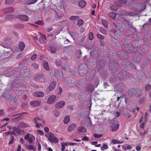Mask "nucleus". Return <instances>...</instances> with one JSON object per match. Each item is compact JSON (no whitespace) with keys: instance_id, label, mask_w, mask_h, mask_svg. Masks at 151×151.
Returning <instances> with one entry per match:
<instances>
[{"instance_id":"nucleus-1","label":"nucleus","mask_w":151,"mask_h":151,"mask_svg":"<svg viewBox=\"0 0 151 151\" xmlns=\"http://www.w3.org/2000/svg\"><path fill=\"white\" fill-rule=\"evenodd\" d=\"M48 135L49 140L51 143H57L59 142V139L53 133L50 132L48 133Z\"/></svg>"},{"instance_id":"nucleus-2","label":"nucleus","mask_w":151,"mask_h":151,"mask_svg":"<svg viewBox=\"0 0 151 151\" xmlns=\"http://www.w3.org/2000/svg\"><path fill=\"white\" fill-rule=\"evenodd\" d=\"M56 84V82L55 81H53L51 82L45 91V94H48L50 92L53 90L55 88Z\"/></svg>"},{"instance_id":"nucleus-3","label":"nucleus","mask_w":151,"mask_h":151,"mask_svg":"<svg viewBox=\"0 0 151 151\" xmlns=\"http://www.w3.org/2000/svg\"><path fill=\"white\" fill-rule=\"evenodd\" d=\"M109 68V69L111 71H116L118 69V65L116 63H109L108 65Z\"/></svg>"},{"instance_id":"nucleus-4","label":"nucleus","mask_w":151,"mask_h":151,"mask_svg":"<svg viewBox=\"0 0 151 151\" xmlns=\"http://www.w3.org/2000/svg\"><path fill=\"white\" fill-rule=\"evenodd\" d=\"M12 86L14 88H19L22 87L24 88H27V86L26 85L24 84L22 82H20L19 83H14L12 84Z\"/></svg>"},{"instance_id":"nucleus-5","label":"nucleus","mask_w":151,"mask_h":151,"mask_svg":"<svg viewBox=\"0 0 151 151\" xmlns=\"http://www.w3.org/2000/svg\"><path fill=\"white\" fill-rule=\"evenodd\" d=\"M56 96L54 95H52L50 96L48 98L47 101V103L49 104H53L56 99Z\"/></svg>"},{"instance_id":"nucleus-6","label":"nucleus","mask_w":151,"mask_h":151,"mask_svg":"<svg viewBox=\"0 0 151 151\" xmlns=\"http://www.w3.org/2000/svg\"><path fill=\"white\" fill-rule=\"evenodd\" d=\"M142 91L139 89L133 90V96H135L137 98L140 97L142 95Z\"/></svg>"},{"instance_id":"nucleus-7","label":"nucleus","mask_w":151,"mask_h":151,"mask_svg":"<svg viewBox=\"0 0 151 151\" xmlns=\"http://www.w3.org/2000/svg\"><path fill=\"white\" fill-rule=\"evenodd\" d=\"M55 76L56 78L59 80L63 76V73L60 70H57L55 73Z\"/></svg>"},{"instance_id":"nucleus-8","label":"nucleus","mask_w":151,"mask_h":151,"mask_svg":"<svg viewBox=\"0 0 151 151\" xmlns=\"http://www.w3.org/2000/svg\"><path fill=\"white\" fill-rule=\"evenodd\" d=\"M119 124L117 121H114L112 124L111 126L112 131H116L119 128Z\"/></svg>"},{"instance_id":"nucleus-9","label":"nucleus","mask_w":151,"mask_h":151,"mask_svg":"<svg viewBox=\"0 0 151 151\" xmlns=\"http://www.w3.org/2000/svg\"><path fill=\"white\" fill-rule=\"evenodd\" d=\"M30 105L32 106H38L41 105V102L40 101L34 100L30 101Z\"/></svg>"},{"instance_id":"nucleus-10","label":"nucleus","mask_w":151,"mask_h":151,"mask_svg":"<svg viewBox=\"0 0 151 151\" xmlns=\"http://www.w3.org/2000/svg\"><path fill=\"white\" fill-rule=\"evenodd\" d=\"M17 17L19 20L25 22L28 21L29 19V17L26 15H19Z\"/></svg>"},{"instance_id":"nucleus-11","label":"nucleus","mask_w":151,"mask_h":151,"mask_svg":"<svg viewBox=\"0 0 151 151\" xmlns=\"http://www.w3.org/2000/svg\"><path fill=\"white\" fill-rule=\"evenodd\" d=\"M33 96L37 97H42L44 96V93L42 91H37L34 92Z\"/></svg>"},{"instance_id":"nucleus-12","label":"nucleus","mask_w":151,"mask_h":151,"mask_svg":"<svg viewBox=\"0 0 151 151\" xmlns=\"http://www.w3.org/2000/svg\"><path fill=\"white\" fill-rule=\"evenodd\" d=\"M65 104V102L61 101L57 103L55 105V107L56 108L59 109L63 107Z\"/></svg>"},{"instance_id":"nucleus-13","label":"nucleus","mask_w":151,"mask_h":151,"mask_svg":"<svg viewBox=\"0 0 151 151\" xmlns=\"http://www.w3.org/2000/svg\"><path fill=\"white\" fill-rule=\"evenodd\" d=\"M105 63L106 62L104 59H101V60H99V64L98 65L99 67H98V71H99L100 69L99 68H102L104 66Z\"/></svg>"},{"instance_id":"nucleus-14","label":"nucleus","mask_w":151,"mask_h":151,"mask_svg":"<svg viewBox=\"0 0 151 151\" xmlns=\"http://www.w3.org/2000/svg\"><path fill=\"white\" fill-rule=\"evenodd\" d=\"M109 81L110 83L112 84L116 81V76L114 75H111L109 78Z\"/></svg>"},{"instance_id":"nucleus-15","label":"nucleus","mask_w":151,"mask_h":151,"mask_svg":"<svg viewBox=\"0 0 151 151\" xmlns=\"http://www.w3.org/2000/svg\"><path fill=\"white\" fill-rule=\"evenodd\" d=\"M76 127V125L75 124H71L68 127V131L70 132L75 129Z\"/></svg>"},{"instance_id":"nucleus-16","label":"nucleus","mask_w":151,"mask_h":151,"mask_svg":"<svg viewBox=\"0 0 151 151\" xmlns=\"http://www.w3.org/2000/svg\"><path fill=\"white\" fill-rule=\"evenodd\" d=\"M14 12L13 8L12 7H10L5 9L3 12L5 13H12Z\"/></svg>"},{"instance_id":"nucleus-17","label":"nucleus","mask_w":151,"mask_h":151,"mask_svg":"<svg viewBox=\"0 0 151 151\" xmlns=\"http://www.w3.org/2000/svg\"><path fill=\"white\" fill-rule=\"evenodd\" d=\"M43 66L44 68L46 70H49V66L47 62L46 61H44L43 62Z\"/></svg>"},{"instance_id":"nucleus-18","label":"nucleus","mask_w":151,"mask_h":151,"mask_svg":"<svg viewBox=\"0 0 151 151\" xmlns=\"http://www.w3.org/2000/svg\"><path fill=\"white\" fill-rule=\"evenodd\" d=\"M86 89L87 91L92 93L94 89L92 85L89 84L88 85Z\"/></svg>"},{"instance_id":"nucleus-19","label":"nucleus","mask_w":151,"mask_h":151,"mask_svg":"<svg viewBox=\"0 0 151 151\" xmlns=\"http://www.w3.org/2000/svg\"><path fill=\"white\" fill-rule=\"evenodd\" d=\"M86 4V2L84 0H81L78 3L79 6L81 8H83Z\"/></svg>"},{"instance_id":"nucleus-20","label":"nucleus","mask_w":151,"mask_h":151,"mask_svg":"<svg viewBox=\"0 0 151 151\" xmlns=\"http://www.w3.org/2000/svg\"><path fill=\"white\" fill-rule=\"evenodd\" d=\"M19 48L20 50V51H23L25 47V45L24 43L22 42H21L19 44Z\"/></svg>"},{"instance_id":"nucleus-21","label":"nucleus","mask_w":151,"mask_h":151,"mask_svg":"<svg viewBox=\"0 0 151 151\" xmlns=\"http://www.w3.org/2000/svg\"><path fill=\"white\" fill-rule=\"evenodd\" d=\"M117 14L114 12H110L108 13L109 16L111 19H114L115 18Z\"/></svg>"},{"instance_id":"nucleus-22","label":"nucleus","mask_w":151,"mask_h":151,"mask_svg":"<svg viewBox=\"0 0 151 151\" xmlns=\"http://www.w3.org/2000/svg\"><path fill=\"white\" fill-rule=\"evenodd\" d=\"M77 130L78 132H81L82 133H85L87 131L86 129L83 127H78L77 128Z\"/></svg>"},{"instance_id":"nucleus-23","label":"nucleus","mask_w":151,"mask_h":151,"mask_svg":"<svg viewBox=\"0 0 151 151\" xmlns=\"http://www.w3.org/2000/svg\"><path fill=\"white\" fill-rule=\"evenodd\" d=\"M24 73L28 77L31 78L32 77V76L30 74V71L28 69H25Z\"/></svg>"},{"instance_id":"nucleus-24","label":"nucleus","mask_w":151,"mask_h":151,"mask_svg":"<svg viewBox=\"0 0 151 151\" xmlns=\"http://www.w3.org/2000/svg\"><path fill=\"white\" fill-rule=\"evenodd\" d=\"M107 73L108 72L106 70H104L103 71H102L101 73V77L104 79L106 78V77Z\"/></svg>"},{"instance_id":"nucleus-25","label":"nucleus","mask_w":151,"mask_h":151,"mask_svg":"<svg viewBox=\"0 0 151 151\" xmlns=\"http://www.w3.org/2000/svg\"><path fill=\"white\" fill-rule=\"evenodd\" d=\"M70 121V118L69 116H66L64 119L63 122L65 124H68Z\"/></svg>"},{"instance_id":"nucleus-26","label":"nucleus","mask_w":151,"mask_h":151,"mask_svg":"<svg viewBox=\"0 0 151 151\" xmlns=\"http://www.w3.org/2000/svg\"><path fill=\"white\" fill-rule=\"evenodd\" d=\"M114 35L117 37L120 36L122 35V32L120 30H116L114 32Z\"/></svg>"},{"instance_id":"nucleus-27","label":"nucleus","mask_w":151,"mask_h":151,"mask_svg":"<svg viewBox=\"0 0 151 151\" xmlns=\"http://www.w3.org/2000/svg\"><path fill=\"white\" fill-rule=\"evenodd\" d=\"M42 75L41 74L37 75L35 78L36 81L37 82L40 81L42 79Z\"/></svg>"},{"instance_id":"nucleus-28","label":"nucleus","mask_w":151,"mask_h":151,"mask_svg":"<svg viewBox=\"0 0 151 151\" xmlns=\"http://www.w3.org/2000/svg\"><path fill=\"white\" fill-rule=\"evenodd\" d=\"M13 129H14V131L16 132L18 134H21V131L19 128L14 127L13 128Z\"/></svg>"},{"instance_id":"nucleus-29","label":"nucleus","mask_w":151,"mask_h":151,"mask_svg":"<svg viewBox=\"0 0 151 151\" xmlns=\"http://www.w3.org/2000/svg\"><path fill=\"white\" fill-rule=\"evenodd\" d=\"M121 84H117L115 86V88H116L117 91H121V89H122V86Z\"/></svg>"},{"instance_id":"nucleus-30","label":"nucleus","mask_w":151,"mask_h":151,"mask_svg":"<svg viewBox=\"0 0 151 151\" xmlns=\"http://www.w3.org/2000/svg\"><path fill=\"white\" fill-rule=\"evenodd\" d=\"M102 24L106 27L108 28V22L105 19H102Z\"/></svg>"},{"instance_id":"nucleus-31","label":"nucleus","mask_w":151,"mask_h":151,"mask_svg":"<svg viewBox=\"0 0 151 151\" xmlns=\"http://www.w3.org/2000/svg\"><path fill=\"white\" fill-rule=\"evenodd\" d=\"M37 0H27V2L28 4H33L35 3Z\"/></svg>"},{"instance_id":"nucleus-32","label":"nucleus","mask_w":151,"mask_h":151,"mask_svg":"<svg viewBox=\"0 0 151 151\" xmlns=\"http://www.w3.org/2000/svg\"><path fill=\"white\" fill-rule=\"evenodd\" d=\"M41 119L39 116H36L33 119V121L35 123H39L38 121L41 120Z\"/></svg>"},{"instance_id":"nucleus-33","label":"nucleus","mask_w":151,"mask_h":151,"mask_svg":"<svg viewBox=\"0 0 151 151\" xmlns=\"http://www.w3.org/2000/svg\"><path fill=\"white\" fill-rule=\"evenodd\" d=\"M97 53V52L96 49H93L91 51L90 53V55L91 56H94Z\"/></svg>"},{"instance_id":"nucleus-34","label":"nucleus","mask_w":151,"mask_h":151,"mask_svg":"<svg viewBox=\"0 0 151 151\" xmlns=\"http://www.w3.org/2000/svg\"><path fill=\"white\" fill-rule=\"evenodd\" d=\"M79 18L78 16H73L70 17V19L71 20L73 21L78 19Z\"/></svg>"},{"instance_id":"nucleus-35","label":"nucleus","mask_w":151,"mask_h":151,"mask_svg":"<svg viewBox=\"0 0 151 151\" xmlns=\"http://www.w3.org/2000/svg\"><path fill=\"white\" fill-rule=\"evenodd\" d=\"M83 21L81 19H79L77 21V25L79 26H81L83 24Z\"/></svg>"},{"instance_id":"nucleus-36","label":"nucleus","mask_w":151,"mask_h":151,"mask_svg":"<svg viewBox=\"0 0 151 151\" xmlns=\"http://www.w3.org/2000/svg\"><path fill=\"white\" fill-rule=\"evenodd\" d=\"M110 9L114 11H116L118 8L117 7L114 5H112L110 6Z\"/></svg>"},{"instance_id":"nucleus-37","label":"nucleus","mask_w":151,"mask_h":151,"mask_svg":"<svg viewBox=\"0 0 151 151\" xmlns=\"http://www.w3.org/2000/svg\"><path fill=\"white\" fill-rule=\"evenodd\" d=\"M100 32L102 33L105 35H106L107 34L106 30L103 28H101L100 29Z\"/></svg>"},{"instance_id":"nucleus-38","label":"nucleus","mask_w":151,"mask_h":151,"mask_svg":"<svg viewBox=\"0 0 151 151\" xmlns=\"http://www.w3.org/2000/svg\"><path fill=\"white\" fill-rule=\"evenodd\" d=\"M27 148L29 150H31L33 151H35L36 150V148L35 147L32 145L28 146Z\"/></svg>"},{"instance_id":"nucleus-39","label":"nucleus","mask_w":151,"mask_h":151,"mask_svg":"<svg viewBox=\"0 0 151 151\" xmlns=\"http://www.w3.org/2000/svg\"><path fill=\"white\" fill-rule=\"evenodd\" d=\"M31 66L32 68L35 69L38 68L39 67V65L36 63H33Z\"/></svg>"},{"instance_id":"nucleus-40","label":"nucleus","mask_w":151,"mask_h":151,"mask_svg":"<svg viewBox=\"0 0 151 151\" xmlns=\"http://www.w3.org/2000/svg\"><path fill=\"white\" fill-rule=\"evenodd\" d=\"M145 90L146 91H148L151 88V85L148 84L145 87Z\"/></svg>"},{"instance_id":"nucleus-41","label":"nucleus","mask_w":151,"mask_h":151,"mask_svg":"<svg viewBox=\"0 0 151 151\" xmlns=\"http://www.w3.org/2000/svg\"><path fill=\"white\" fill-rule=\"evenodd\" d=\"M11 137L12 138L11 139L8 143V144L10 145L12 144V143L14 142L15 140V139L13 136H12Z\"/></svg>"},{"instance_id":"nucleus-42","label":"nucleus","mask_w":151,"mask_h":151,"mask_svg":"<svg viewBox=\"0 0 151 151\" xmlns=\"http://www.w3.org/2000/svg\"><path fill=\"white\" fill-rule=\"evenodd\" d=\"M55 64L57 66H60L61 64V62L59 59H57L55 61Z\"/></svg>"},{"instance_id":"nucleus-43","label":"nucleus","mask_w":151,"mask_h":151,"mask_svg":"<svg viewBox=\"0 0 151 151\" xmlns=\"http://www.w3.org/2000/svg\"><path fill=\"white\" fill-rule=\"evenodd\" d=\"M14 1V0H6L5 3L7 4H12Z\"/></svg>"},{"instance_id":"nucleus-44","label":"nucleus","mask_w":151,"mask_h":151,"mask_svg":"<svg viewBox=\"0 0 151 151\" xmlns=\"http://www.w3.org/2000/svg\"><path fill=\"white\" fill-rule=\"evenodd\" d=\"M30 86L35 89H38L40 87V86L35 84H32Z\"/></svg>"},{"instance_id":"nucleus-45","label":"nucleus","mask_w":151,"mask_h":151,"mask_svg":"<svg viewBox=\"0 0 151 151\" xmlns=\"http://www.w3.org/2000/svg\"><path fill=\"white\" fill-rule=\"evenodd\" d=\"M119 3L122 4H126L127 3V0H117Z\"/></svg>"},{"instance_id":"nucleus-46","label":"nucleus","mask_w":151,"mask_h":151,"mask_svg":"<svg viewBox=\"0 0 151 151\" xmlns=\"http://www.w3.org/2000/svg\"><path fill=\"white\" fill-rule=\"evenodd\" d=\"M67 144L66 143H63L61 145V150L62 151H65V145H67Z\"/></svg>"},{"instance_id":"nucleus-47","label":"nucleus","mask_w":151,"mask_h":151,"mask_svg":"<svg viewBox=\"0 0 151 151\" xmlns=\"http://www.w3.org/2000/svg\"><path fill=\"white\" fill-rule=\"evenodd\" d=\"M93 38V34L92 32H90L89 34V40H92Z\"/></svg>"},{"instance_id":"nucleus-48","label":"nucleus","mask_w":151,"mask_h":151,"mask_svg":"<svg viewBox=\"0 0 151 151\" xmlns=\"http://www.w3.org/2000/svg\"><path fill=\"white\" fill-rule=\"evenodd\" d=\"M94 137L95 138H99L102 136L101 134H94L93 135Z\"/></svg>"},{"instance_id":"nucleus-49","label":"nucleus","mask_w":151,"mask_h":151,"mask_svg":"<svg viewBox=\"0 0 151 151\" xmlns=\"http://www.w3.org/2000/svg\"><path fill=\"white\" fill-rule=\"evenodd\" d=\"M36 24L40 25H42L44 24L43 22L42 21H38L35 22Z\"/></svg>"},{"instance_id":"nucleus-50","label":"nucleus","mask_w":151,"mask_h":151,"mask_svg":"<svg viewBox=\"0 0 151 151\" xmlns=\"http://www.w3.org/2000/svg\"><path fill=\"white\" fill-rule=\"evenodd\" d=\"M50 50L51 53H55L56 52L55 49L54 47H50Z\"/></svg>"},{"instance_id":"nucleus-51","label":"nucleus","mask_w":151,"mask_h":151,"mask_svg":"<svg viewBox=\"0 0 151 151\" xmlns=\"http://www.w3.org/2000/svg\"><path fill=\"white\" fill-rule=\"evenodd\" d=\"M62 68L65 70H66V68H68V66L66 64H64L62 66Z\"/></svg>"},{"instance_id":"nucleus-52","label":"nucleus","mask_w":151,"mask_h":151,"mask_svg":"<svg viewBox=\"0 0 151 151\" xmlns=\"http://www.w3.org/2000/svg\"><path fill=\"white\" fill-rule=\"evenodd\" d=\"M131 101V99L129 98H126L125 99V101L126 104L128 103L129 101Z\"/></svg>"},{"instance_id":"nucleus-53","label":"nucleus","mask_w":151,"mask_h":151,"mask_svg":"<svg viewBox=\"0 0 151 151\" xmlns=\"http://www.w3.org/2000/svg\"><path fill=\"white\" fill-rule=\"evenodd\" d=\"M82 140L85 142L88 141L89 138L86 136L84 137L82 139Z\"/></svg>"},{"instance_id":"nucleus-54","label":"nucleus","mask_w":151,"mask_h":151,"mask_svg":"<svg viewBox=\"0 0 151 151\" xmlns=\"http://www.w3.org/2000/svg\"><path fill=\"white\" fill-rule=\"evenodd\" d=\"M97 37L99 39L101 40H103L104 38V36L101 35L100 34H97Z\"/></svg>"},{"instance_id":"nucleus-55","label":"nucleus","mask_w":151,"mask_h":151,"mask_svg":"<svg viewBox=\"0 0 151 151\" xmlns=\"http://www.w3.org/2000/svg\"><path fill=\"white\" fill-rule=\"evenodd\" d=\"M37 57V55L35 54H33L31 56V59L32 60H35Z\"/></svg>"},{"instance_id":"nucleus-56","label":"nucleus","mask_w":151,"mask_h":151,"mask_svg":"<svg viewBox=\"0 0 151 151\" xmlns=\"http://www.w3.org/2000/svg\"><path fill=\"white\" fill-rule=\"evenodd\" d=\"M102 148H103L104 149H106L108 148V146L107 145L104 144V145H103L102 146ZM101 149L102 150H102V147H101Z\"/></svg>"},{"instance_id":"nucleus-57","label":"nucleus","mask_w":151,"mask_h":151,"mask_svg":"<svg viewBox=\"0 0 151 151\" xmlns=\"http://www.w3.org/2000/svg\"><path fill=\"white\" fill-rule=\"evenodd\" d=\"M85 30V28L83 27H81L79 29V32L81 33H82L84 32Z\"/></svg>"},{"instance_id":"nucleus-58","label":"nucleus","mask_w":151,"mask_h":151,"mask_svg":"<svg viewBox=\"0 0 151 151\" xmlns=\"http://www.w3.org/2000/svg\"><path fill=\"white\" fill-rule=\"evenodd\" d=\"M124 116L127 117V118H129L130 116L131 115L129 113H124Z\"/></svg>"},{"instance_id":"nucleus-59","label":"nucleus","mask_w":151,"mask_h":151,"mask_svg":"<svg viewBox=\"0 0 151 151\" xmlns=\"http://www.w3.org/2000/svg\"><path fill=\"white\" fill-rule=\"evenodd\" d=\"M37 132L38 134H40L41 135H42L44 134L43 132L40 130H38Z\"/></svg>"},{"instance_id":"nucleus-60","label":"nucleus","mask_w":151,"mask_h":151,"mask_svg":"<svg viewBox=\"0 0 151 151\" xmlns=\"http://www.w3.org/2000/svg\"><path fill=\"white\" fill-rule=\"evenodd\" d=\"M118 140H117L113 139H112V142L114 144H118Z\"/></svg>"},{"instance_id":"nucleus-61","label":"nucleus","mask_w":151,"mask_h":151,"mask_svg":"<svg viewBox=\"0 0 151 151\" xmlns=\"http://www.w3.org/2000/svg\"><path fill=\"white\" fill-rule=\"evenodd\" d=\"M67 144L70 145H75L76 144V143L68 142V144Z\"/></svg>"},{"instance_id":"nucleus-62","label":"nucleus","mask_w":151,"mask_h":151,"mask_svg":"<svg viewBox=\"0 0 151 151\" xmlns=\"http://www.w3.org/2000/svg\"><path fill=\"white\" fill-rule=\"evenodd\" d=\"M20 126L22 127H26V125L23 122H22L20 123Z\"/></svg>"},{"instance_id":"nucleus-63","label":"nucleus","mask_w":151,"mask_h":151,"mask_svg":"<svg viewBox=\"0 0 151 151\" xmlns=\"http://www.w3.org/2000/svg\"><path fill=\"white\" fill-rule=\"evenodd\" d=\"M127 63L125 62H123L122 63V65L123 68H126V66L127 65Z\"/></svg>"},{"instance_id":"nucleus-64","label":"nucleus","mask_w":151,"mask_h":151,"mask_svg":"<svg viewBox=\"0 0 151 151\" xmlns=\"http://www.w3.org/2000/svg\"><path fill=\"white\" fill-rule=\"evenodd\" d=\"M18 27L19 28H23L24 27V25L21 24H17Z\"/></svg>"}]
</instances>
